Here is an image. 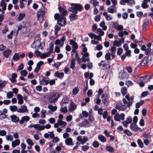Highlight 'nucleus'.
Wrapping results in <instances>:
<instances>
[{"label":"nucleus","mask_w":153,"mask_h":153,"mask_svg":"<svg viewBox=\"0 0 153 153\" xmlns=\"http://www.w3.org/2000/svg\"><path fill=\"white\" fill-rule=\"evenodd\" d=\"M100 26L102 28V29L104 30H105L107 29V27L105 25V22L104 21H102L100 23Z\"/></svg>","instance_id":"nucleus-43"},{"label":"nucleus","mask_w":153,"mask_h":153,"mask_svg":"<svg viewBox=\"0 0 153 153\" xmlns=\"http://www.w3.org/2000/svg\"><path fill=\"white\" fill-rule=\"evenodd\" d=\"M30 25L28 23H27L26 22L23 21L22 23L18 26V30L17 31H16L15 33H16V35L17 36L18 34V31L22 29H23L24 31H27V29L28 28L29 29ZM15 32V31H14Z\"/></svg>","instance_id":"nucleus-3"},{"label":"nucleus","mask_w":153,"mask_h":153,"mask_svg":"<svg viewBox=\"0 0 153 153\" xmlns=\"http://www.w3.org/2000/svg\"><path fill=\"white\" fill-rule=\"evenodd\" d=\"M130 128L133 131H136L138 129L139 127L135 123H131L130 124Z\"/></svg>","instance_id":"nucleus-27"},{"label":"nucleus","mask_w":153,"mask_h":153,"mask_svg":"<svg viewBox=\"0 0 153 153\" xmlns=\"http://www.w3.org/2000/svg\"><path fill=\"white\" fill-rule=\"evenodd\" d=\"M7 82L6 81H4L0 83V92L2 91L3 88L5 86Z\"/></svg>","instance_id":"nucleus-41"},{"label":"nucleus","mask_w":153,"mask_h":153,"mask_svg":"<svg viewBox=\"0 0 153 153\" xmlns=\"http://www.w3.org/2000/svg\"><path fill=\"white\" fill-rule=\"evenodd\" d=\"M103 16L105 17L106 19H111L112 17L109 14H107V12H104L103 13Z\"/></svg>","instance_id":"nucleus-55"},{"label":"nucleus","mask_w":153,"mask_h":153,"mask_svg":"<svg viewBox=\"0 0 153 153\" xmlns=\"http://www.w3.org/2000/svg\"><path fill=\"white\" fill-rule=\"evenodd\" d=\"M76 140L82 145L84 144L86 142L88 141V138L87 137L85 136L82 137L81 136H79L77 137Z\"/></svg>","instance_id":"nucleus-5"},{"label":"nucleus","mask_w":153,"mask_h":153,"mask_svg":"<svg viewBox=\"0 0 153 153\" xmlns=\"http://www.w3.org/2000/svg\"><path fill=\"white\" fill-rule=\"evenodd\" d=\"M134 96H132L130 97H129V94H127L125 97V98H123V103L124 105H122L120 106L116 105L115 108L117 110L124 111L126 110L127 107H129L130 106H132L134 99Z\"/></svg>","instance_id":"nucleus-1"},{"label":"nucleus","mask_w":153,"mask_h":153,"mask_svg":"<svg viewBox=\"0 0 153 153\" xmlns=\"http://www.w3.org/2000/svg\"><path fill=\"white\" fill-rule=\"evenodd\" d=\"M17 98L18 99V104L21 105L23 103V97L21 94H18L17 95Z\"/></svg>","instance_id":"nucleus-21"},{"label":"nucleus","mask_w":153,"mask_h":153,"mask_svg":"<svg viewBox=\"0 0 153 153\" xmlns=\"http://www.w3.org/2000/svg\"><path fill=\"white\" fill-rule=\"evenodd\" d=\"M48 108L52 111H55L56 110L57 108V107L56 106H53L52 104L49 105L48 106Z\"/></svg>","instance_id":"nucleus-36"},{"label":"nucleus","mask_w":153,"mask_h":153,"mask_svg":"<svg viewBox=\"0 0 153 153\" xmlns=\"http://www.w3.org/2000/svg\"><path fill=\"white\" fill-rule=\"evenodd\" d=\"M131 122L132 118L131 117L129 116L126 119L125 121H123L122 123L124 126L127 128L128 124L131 123Z\"/></svg>","instance_id":"nucleus-10"},{"label":"nucleus","mask_w":153,"mask_h":153,"mask_svg":"<svg viewBox=\"0 0 153 153\" xmlns=\"http://www.w3.org/2000/svg\"><path fill=\"white\" fill-rule=\"evenodd\" d=\"M116 7L113 5L109 7L108 9V11L111 13H113Z\"/></svg>","instance_id":"nucleus-39"},{"label":"nucleus","mask_w":153,"mask_h":153,"mask_svg":"<svg viewBox=\"0 0 153 153\" xmlns=\"http://www.w3.org/2000/svg\"><path fill=\"white\" fill-rule=\"evenodd\" d=\"M55 75L60 79H62L64 76V74L63 72L59 73L57 71L55 73Z\"/></svg>","instance_id":"nucleus-33"},{"label":"nucleus","mask_w":153,"mask_h":153,"mask_svg":"<svg viewBox=\"0 0 153 153\" xmlns=\"http://www.w3.org/2000/svg\"><path fill=\"white\" fill-rule=\"evenodd\" d=\"M69 17L71 19H78V16L75 13L71 14L69 16Z\"/></svg>","instance_id":"nucleus-59"},{"label":"nucleus","mask_w":153,"mask_h":153,"mask_svg":"<svg viewBox=\"0 0 153 153\" xmlns=\"http://www.w3.org/2000/svg\"><path fill=\"white\" fill-rule=\"evenodd\" d=\"M148 22L149 21L148 20H143L142 26V32H143L145 31Z\"/></svg>","instance_id":"nucleus-19"},{"label":"nucleus","mask_w":153,"mask_h":153,"mask_svg":"<svg viewBox=\"0 0 153 153\" xmlns=\"http://www.w3.org/2000/svg\"><path fill=\"white\" fill-rule=\"evenodd\" d=\"M105 149L108 152H114L113 148L110 146H107L105 148Z\"/></svg>","instance_id":"nucleus-52"},{"label":"nucleus","mask_w":153,"mask_h":153,"mask_svg":"<svg viewBox=\"0 0 153 153\" xmlns=\"http://www.w3.org/2000/svg\"><path fill=\"white\" fill-rule=\"evenodd\" d=\"M79 126L89 127L91 126L90 124L87 119H85L82 123H79Z\"/></svg>","instance_id":"nucleus-13"},{"label":"nucleus","mask_w":153,"mask_h":153,"mask_svg":"<svg viewBox=\"0 0 153 153\" xmlns=\"http://www.w3.org/2000/svg\"><path fill=\"white\" fill-rule=\"evenodd\" d=\"M11 53V51L10 49L5 50L3 53V55L6 58L8 57L9 56Z\"/></svg>","instance_id":"nucleus-22"},{"label":"nucleus","mask_w":153,"mask_h":153,"mask_svg":"<svg viewBox=\"0 0 153 153\" xmlns=\"http://www.w3.org/2000/svg\"><path fill=\"white\" fill-rule=\"evenodd\" d=\"M10 109L12 111H17L18 108L16 105H12L10 106Z\"/></svg>","instance_id":"nucleus-48"},{"label":"nucleus","mask_w":153,"mask_h":153,"mask_svg":"<svg viewBox=\"0 0 153 153\" xmlns=\"http://www.w3.org/2000/svg\"><path fill=\"white\" fill-rule=\"evenodd\" d=\"M146 3L143 1V2L141 4V6L143 8L146 9L149 6Z\"/></svg>","instance_id":"nucleus-62"},{"label":"nucleus","mask_w":153,"mask_h":153,"mask_svg":"<svg viewBox=\"0 0 153 153\" xmlns=\"http://www.w3.org/2000/svg\"><path fill=\"white\" fill-rule=\"evenodd\" d=\"M45 14V12L44 9L41 8L37 13V17L38 19L40 18H43V16Z\"/></svg>","instance_id":"nucleus-11"},{"label":"nucleus","mask_w":153,"mask_h":153,"mask_svg":"<svg viewBox=\"0 0 153 153\" xmlns=\"http://www.w3.org/2000/svg\"><path fill=\"white\" fill-rule=\"evenodd\" d=\"M59 11L62 13V15L63 16H65L67 13V11L66 10L63 9L60 6L59 7Z\"/></svg>","instance_id":"nucleus-37"},{"label":"nucleus","mask_w":153,"mask_h":153,"mask_svg":"<svg viewBox=\"0 0 153 153\" xmlns=\"http://www.w3.org/2000/svg\"><path fill=\"white\" fill-rule=\"evenodd\" d=\"M65 143L67 145L72 146L73 145L72 140L71 138L68 137L65 140Z\"/></svg>","instance_id":"nucleus-20"},{"label":"nucleus","mask_w":153,"mask_h":153,"mask_svg":"<svg viewBox=\"0 0 153 153\" xmlns=\"http://www.w3.org/2000/svg\"><path fill=\"white\" fill-rule=\"evenodd\" d=\"M10 117L11 118L12 121L13 122H18L19 121L18 117L15 115L11 116Z\"/></svg>","instance_id":"nucleus-42"},{"label":"nucleus","mask_w":153,"mask_h":153,"mask_svg":"<svg viewBox=\"0 0 153 153\" xmlns=\"http://www.w3.org/2000/svg\"><path fill=\"white\" fill-rule=\"evenodd\" d=\"M30 120V117L29 116H26L22 117L21 119L19 121V123L20 124H23L25 122H27Z\"/></svg>","instance_id":"nucleus-17"},{"label":"nucleus","mask_w":153,"mask_h":153,"mask_svg":"<svg viewBox=\"0 0 153 153\" xmlns=\"http://www.w3.org/2000/svg\"><path fill=\"white\" fill-rule=\"evenodd\" d=\"M4 13V11L0 8V19H3Z\"/></svg>","instance_id":"nucleus-61"},{"label":"nucleus","mask_w":153,"mask_h":153,"mask_svg":"<svg viewBox=\"0 0 153 153\" xmlns=\"http://www.w3.org/2000/svg\"><path fill=\"white\" fill-rule=\"evenodd\" d=\"M27 143L30 146H32L33 145V143L32 141V140L30 139H26Z\"/></svg>","instance_id":"nucleus-54"},{"label":"nucleus","mask_w":153,"mask_h":153,"mask_svg":"<svg viewBox=\"0 0 153 153\" xmlns=\"http://www.w3.org/2000/svg\"><path fill=\"white\" fill-rule=\"evenodd\" d=\"M39 124H37L34 125H30L28 126V127L29 128L34 127L37 132H39Z\"/></svg>","instance_id":"nucleus-23"},{"label":"nucleus","mask_w":153,"mask_h":153,"mask_svg":"<svg viewBox=\"0 0 153 153\" xmlns=\"http://www.w3.org/2000/svg\"><path fill=\"white\" fill-rule=\"evenodd\" d=\"M6 96L7 98L10 99L13 97V93L12 91H10L6 93Z\"/></svg>","instance_id":"nucleus-47"},{"label":"nucleus","mask_w":153,"mask_h":153,"mask_svg":"<svg viewBox=\"0 0 153 153\" xmlns=\"http://www.w3.org/2000/svg\"><path fill=\"white\" fill-rule=\"evenodd\" d=\"M50 55L51 54L48 52L47 53H41L40 57L42 59H44L47 57H49Z\"/></svg>","instance_id":"nucleus-30"},{"label":"nucleus","mask_w":153,"mask_h":153,"mask_svg":"<svg viewBox=\"0 0 153 153\" xmlns=\"http://www.w3.org/2000/svg\"><path fill=\"white\" fill-rule=\"evenodd\" d=\"M20 58V56L19 53H15L13 56L12 60L15 61H18Z\"/></svg>","instance_id":"nucleus-29"},{"label":"nucleus","mask_w":153,"mask_h":153,"mask_svg":"<svg viewBox=\"0 0 153 153\" xmlns=\"http://www.w3.org/2000/svg\"><path fill=\"white\" fill-rule=\"evenodd\" d=\"M111 54L109 52H107L105 55V58L107 60H109L111 59Z\"/></svg>","instance_id":"nucleus-49"},{"label":"nucleus","mask_w":153,"mask_h":153,"mask_svg":"<svg viewBox=\"0 0 153 153\" xmlns=\"http://www.w3.org/2000/svg\"><path fill=\"white\" fill-rule=\"evenodd\" d=\"M79 90L77 87H75L72 89V93L74 95H76L79 92Z\"/></svg>","instance_id":"nucleus-46"},{"label":"nucleus","mask_w":153,"mask_h":153,"mask_svg":"<svg viewBox=\"0 0 153 153\" xmlns=\"http://www.w3.org/2000/svg\"><path fill=\"white\" fill-rule=\"evenodd\" d=\"M71 6L68 8V10L75 13H77V11H80L82 9V6L79 4L71 3Z\"/></svg>","instance_id":"nucleus-2"},{"label":"nucleus","mask_w":153,"mask_h":153,"mask_svg":"<svg viewBox=\"0 0 153 153\" xmlns=\"http://www.w3.org/2000/svg\"><path fill=\"white\" fill-rule=\"evenodd\" d=\"M92 146L95 148L98 147L99 146V142L97 141H94L92 143Z\"/></svg>","instance_id":"nucleus-53"},{"label":"nucleus","mask_w":153,"mask_h":153,"mask_svg":"<svg viewBox=\"0 0 153 153\" xmlns=\"http://www.w3.org/2000/svg\"><path fill=\"white\" fill-rule=\"evenodd\" d=\"M28 111V110L26 106L25 105H22L21 106L18 110L17 112L19 113H24L27 112Z\"/></svg>","instance_id":"nucleus-9"},{"label":"nucleus","mask_w":153,"mask_h":153,"mask_svg":"<svg viewBox=\"0 0 153 153\" xmlns=\"http://www.w3.org/2000/svg\"><path fill=\"white\" fill-rule=\"evenodd\" d=\"M99 94H97L95 95L94 98V101L96 102L97 104H99L101 102V100L99 99Z\"/></svg>","instance_id":"nucleus-31"},{"label":"nucleus","mask_w":153,"mask_h":153,"mask_svg":"<svg viewBox=\"0 0 153 153\" xmlns=\"http://www.w3.org/2000/svg\"><path fill=\"white\" fill-rule=\"evenodd\" d=\"M53 45L52 43H50L49 45V51L48 52L51 54L53 52Z\"/></svg>","instance_id":"nucleus-45"},{"label":"nucleus","mask_w":153,"mask_h":153,"mask_svg":"<svg viewBox=\"0 0 153 153\" xmlns=\"http://www.w3.org/2000/svg\"><path fill=\"white\" fill-rule=\"evenodd\" d=\"M40 84L42 85H46L49 83V81L45 79L44 78H43L39 82Z\"/></svg>","instance_id":"nucleus-35"},{"label":"nucleus","mask_w":153,"mask_h":153,"mask_svg":"<svg viewBox=\"0 0 153 153\" xmlns=\"http://www.w3.org/2000/svg\"><path fill=\"white\" fill-rule=\"evenodd\" d=\"M51 128V125L49 124H48L45 126V125H41L39 124V131L44 130L45 128L47 129H48Z\"/></svg>","instance_id":"nucleus-14"},{"label":"nucleus","mask_w":153,"mask_h":153,"mask_svg":"<svg viewBox=\"0 0 153 153\" xmlns=\"http://www.w3.org/2000/svg\"><path fill=\"white\" fill-rule=\"evenodd\" d=\"M103 47L101 44H99L97 45L95 48L94 49H96L97 51H99L101 50L102 49Z\"/></svg>","instance_id":"nucleus-57"},{"label":"nucleus","mask_w":153,"mask_h":153,"mask_svg":"<svg viewBox=\"0 0 153 153\" xmlns=\"http://www.w3.org/2000/svg\"><path fill=\"white\" fill-rule=\"evenodd\" d=\"M72 119V116L71 115L67 116L66 118V120L67 122L71 121Z\"/></svg>","instance_id":"nucleus-64"},{"label":"nucleus","mask_w":153,"mask_h":153,"mask_svg":"<svg viewBox=\"0 0 153 153\" xmlns=\"http://www.w3.org/2000/svg\"><path fill=\"white\" fill-rule=\"evenodd\" d=\"M144 102V101L143 100H141L139 102L135 104V107L137 108H139L140 106L142 105Z\"/></svg>","instance_id":"nucleus-50"},{"label":"nucleus","mask_w":153,"mask_h":153,"mask_svg":"<svg viewBox=\"0 0 153 153\" xmlns=\"http://www.w3.org/2000/svg\"><path fill=\"white\" fill-rule=\"evenodd\" d=\"M125 116V114L123 113L121 114H120L117 113L114 115V119L116 121H120V120H123L124 119Z\"/></svg>","instance_id":"nucleus-8"},{"label":"nucleus","mask_w":153,"mask_h":153,"mask_svg":"<svg viewBox=\"0 0 153 153\" xmlns=\"http://www.w3.org/2000/svg\"><path fill=\"white\" fill-rule=\"evenodd\" d=\"M5 137L7 141H12L13 139V136L10 134L6 135Z\"/></svg>","instance_id":"nucleus-51"},{"label":"nucleus","mask_w":153,"mask_h":153,"mask_svg":"<svg viewBox=\"0 0 153 153\" xmlns=\"http://www.w3.org/2000/svg\"><path fill=\"white\" fill-rule=\"evenodd\" d=\"M124 42V38H121L119 39V41H114L113 43V45L114 46L119 47L121 45L122 43H123Z\"/></svg>","instance_id":"nucleus-12"},{"label":"nucleus","mask_w":153,"mask_h":153,"mask_svg":"<svg viewBox=\"0 0 153 153\" xmlns=\"http://www.w3.org/2000/svg\"><path fill=\"white\" fill-rule=\"evenodd\" d=\"M46 113V111L45 110H42L41 111V117L42 118L45 117V114Z\"/></svg>","instance_id":"nucleus-63"},{"label":"nucleus","mask_w":153,"mask_h":153,"mask_svg":"<svg viewBox=\"0 0 153 153\" xmlns=\"http://www.w3.org/2000/svg\"><path fill=\"white\" fill-rule=\"evenodd\" d=\"M137 143L139 146L140 148H142L143 146V144L140 139H138L137 140Z\"/></svg>","instance_id":"nucleus-58"},{"label":"nucleus","mask_w":153,"mask_h":153,"mask_svg":"<svg viewBox=\"0 0 153 153\" xmlns=\"http://www.w3.org/2000/svg\"><path fill=\"white\" fill-rule=\"evenodd\" d=\"M98 138L101 142L104 143L106 141V139L102 135H99L98 136Z\"/></svg>","instance_id":"nucleus-28"},{"label":"nucleus","mask_w":153,"mask_h":153,"mask_svg":"<svg viewBox=\"0 0 153 153\" xmlns=\"http://www.w3.org/2000/svg\"><path fill=\"white\" fill-rule=\"evenodd\" d=\"M75 61L76 60L74 58L72 59L71 60L70 68L72 69H74L75 67Z\"/></svg>","instance_id":"nucleus-34"},{"label":"nucleus","mask_w":153,"mask_h":153,"mask_svg":"<svg viewBox=\"0 0 153 153\" xmlns=\"http://www.w3.org/2000/svg\"><path fill=\"white\" fill-rule=\"evenodd\" d=\"M0 6L2 7V10H5L7 8V3L5 2L4 0H2L0 2Z\"/></svg>","instance_id":"nucleus-26"},{"label":"nucleus","mask_w":153,"mask_h":153,"mask_svg":"<svg viewBox=\"0 0 153 153\" xmlns=\"http://www.w3.org/2000/svg\"><path fill=\"white\" fill-rule=\"evenodd\" d=\"M82 51L83 53V55L84 56H89V54L87 52V48L85 47V45L84 44H83L82 45Z\"/></svg>","instance_id":"nucleus-16"},{"label":"nucleus","mask_w":153,"mask_h":153,"mask_svg":"<svg viewBox=\"0 0 153 153\" xmlns=\"http://www.w3.org/2000/svg\"><path fill=\"white\" fill-rule=\"evenodd\" d=\"M17 76V74L15 73H13L12 74V79H10V80L13 82H14L15 81V79Z\"/></svg>","instance_id":"nucleus-56"},{"label":"nucleus","mask_w":153,"mask_h":153,"mask_svg":"<svg viewBox=\"0 0 153 153\" xmlns=\"http://www.w3.org/2000/svg\"><path fill=\"white\" fill-rule=\"evenodd\" d=\"M31 48L38 50L39 49H42L43 47H41V42L40 40H35L31 45Z\"/></svg>","instance_id":"nucleus-4"},{"label":"nucleus","mask_w":153,"mask_h":153,"mask_svg":"<svg viewBox=\"0 0 153 153\" xmlns=\"http://www.w3.org/2000/svg\"><path fill=\"white\" fill-rule=\"evenodd\" d=\"M77 106L73 102H71L70 104L69 111H72L76 108Z\"/></svg>","instance_id":"nucleus-18"},{"label":"nucleus","mask_w":153,"mask_h":153,"mask_svg":"<svg viewBox=\"0 0 153 153\" xmlns=\"http://www.w3.org/2000/svg\"><path fill=\"white\" fill-rule=\"evenodd\" d=\"M96 31L97 33L99 34L100 35H99L100 36H102L104 34V32L102 31V29L100 28L97 29Z\"/></svg>","instance_id":"nucleus-44"},{"label":"nucleus","mask_w":153,"mask_h":153,"mask_svg":"<svg viewBox=\"0 0 153 153\" xmlns=\"http://www.w3.org/2000/svg\"><path fill=\"white\" fill-rule=\"evenodd\" d=\"M59 94L57 93L54 94L49 99V101L50 103H53L56 102L59 97Z\"/></svg>","instance_id":"nucleus-6"},{"label":"nucleus","mask_w":153,"mask_h":153,"mask_svg":"<svg viewBox=\"0 0 153 153\" xmlns=\"http://www.w3.org/2000/svg\"><path fill=\"white\" fill-rule=\"evenodd\" d=\"M66 22L65 20H58L57 23L61 26H63L66 24Z\"/></svg>","instance_id":"nucleus-32"},{"label":"nucleus","mask_w":153,"mask_h":153,"mask_svg":"<svg viewBox=\"0 0 153 153\" xmlns=\"http://www.w3.org/2000/svg\"><path fill=\"white\" fill-rule=\"evenodd\" d=\"M121 92L123 96L125 95L127 93L126 88L125 87H122L121 89Z\"/></svg>","instance_id":"nucleus-40"},{"label":"nucleus","mask_w":153,"mask_h":153,"mask_svg":"<svg viewBox=\"0 0 153 153\" xmlns=\"http://www.w3.org/2000/svg\"><path fill=\"white\" fill-rule=\"evenodd\" d=\"M62 42L59 39H56L55 42V44L56 45H59V47H63L64 43Z\"/></svg>","instance_id":"nucleus-38"},{"label":"nucleus","mask_w":153,"mask_h":153,"mask_svg":"<svg viewBox=\"0 0 153 153\" xmlns=\"http://www.w3.org/2000/svg\"><path fill=\"white\" fill-rule=\"evenodd\" d=\"M150 78V76L149 75L146 76L144 77H140L138 78L140 81H142L145 83L148 82Z\"/></svg>","instance_id":"nucleus-15"},{"label":"nucleus","mask_w":153,"mask_h":153,"mask_svg":"<svg viewBox=\"0 0 153 153\" xmlns=\"http://www.w3.org/2000/svg\"><path fill=\"white\" fill-rule=\"evenodd\" d=\"M20 143V140L19 139H16L15 141L12 142V146L13 148H14L16 146H19Z\"/></svg>","instance_id":"nucleus-25"},{"label":"nucleus","mask_w":153,"mask_h":153,"mask_svg":"<svg viewBox=\"0 0 153 153\" xmlns=\"http://www.w3.org/2000/svg\"><path fill=\"white\" fill-rule=\"evenodd\" d=\"M87 56H84V55L81 58V59L82 60V61L83 62H85L86 61L89 62L90 61V59L89 57H87L86 58H85V57H86Z\"/></svg>","instance_id":"nucleus-60"},{"label":"nucleus","mask_w":153,"mask_h":153,"mask_svg":"<svg viewBox=\"0 0 153 153\" xmlns=\"http://www.w3.org/2000/svg\"><path fill=\"white\" fill-rule=\"evenodd\" d=\"M69 44L72 46V48L77 49L78 48L77 44L73 39L71 40L70 41Z\"/></svg>","instance_id":"nucleus-24"},{"label":"nucleus","mask_w":153,"mask_h":153,"mask_svg":"<svg viewBox=\"0 0 153 153\" xmlns=\"http://www.w3.org/2000/svg\"><path fill=\"white\" fill-rule=\"evenodd\" d=\"M67 123L62 120L58 119L57 120V123L54 124V127H58L60 126L62 128H63L65 126L67 125Z\"/></svg>","instance_id":"nucleus-7"}]
</instances>
